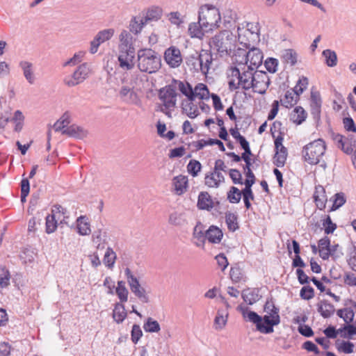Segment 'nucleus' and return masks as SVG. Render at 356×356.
<instances>
[{"label":"nucleus","instance_id":"1","mask_svg":"<svg viewBox=\"0 0 356 356\" xmlns=\"http://www.w3.org/2000/svg\"><path fill=\"white\" fill-rule=\"evenodd\" d=\"M260 41L259 31L254 23L243 22L237 25L227 26L212 37L211 48L220 56L232 55L239 51L241 46L248 48L257 45Z\"/></svg>","mask_w":356,"mask_h":356},{"label":"nucleus","instance_id":"2","mask_svg":"<svg viewBox=\"0 0 356 356\" xmlns=\"http://www.w3.org/2000/svg\"><path fill=\"white\" fill-rule=\"evenodd\" d=\"M243 319L254 325L257 331L262 334H270L274 332V327L280 323L279 309L271 302H267L264 308L261 316L250 309L244 305L237 307Z\"/></svg>","mask_w":356,"mask_h":356},{"label":"nucleus","instance_id":"3","mask_svg":"<svg viewBox=\"0 0 356 356\" xmlns=\"http://www.w3.org/2000/svg\"><path fill=\"white\" fill-rule=\"evenodd\" d=\"M268 76L261 72L253 74L252 72L241 73L238 68H231L228 73V85L231 90L252 88L254 92L263 94L268 88Z\"/></svg>","mask_w":356,"mask_h":356},{"label":"nucleus","instance_id":"4","mask_svg":"<svg viewBox=\"0 0 356 356\" xmlns=\"http://www.w3.org/2000/svg\"><path fill=\"white\" fill-rule=\"evenodd\" d=\"M136 39L127 29H122L118 35V60L120 68L131 70L135 65Z\"/></svg>","mask_w":356,"mask_h":356},{"label":"nucleus","instance_id":"5","mask_svg":"<svg viewBox=\"0 0 356 356\" xmlns=\"http://www.w3.org/2000/svg\"><path fill=\"white\" fill-rule=\"evenodd\" d=\"M243 48L241 46L240 50L232 55V60L235 64L233 68H238L241 73L252 72V70L257 69L261 65L264 58L263 53L259 49L255 47L251 48L245 53Z\"/></svg>","mask_w":356,"mask_h":356},{"label":"nucleus","instance_id":"6","mask_svg":"<svg viewBox=\"0 0 356 356\" xmlns=\"http://www.w3.org/2000/svg\"><path fill=\"white\" fill-rule=\"evenodd\" d=\"M198 20L202 29L209 33L220 27L222 15L220 9L213 4H202L198 11Z\"/></svg>","mask_w":356,"mask_h":356},{"label":"nucleus","instance_id":"7","mask_svg":"<svg viewBox=\"0 0 356 356\" xmlns=\"http://www.w3.org/2000/svg\"><path fill=\"white\" fill-rule=\"evenodd\" d=\"M144 88V81L140 76H136L129 81L122 82L118 89L120 99L129 104H138Z\"/></svg>","mask_w":356,"mask_h":356},{"label":"nucleus","instance_id":"8","mask_svg":"<svg viewBox=\"0 0 356 356\" xmlns=\"http://www.w3.org/2000/svg\"><path fill=\"white\" fill-rule=\"evenodd\" d=\"M138 67L141 72L149 74L157 72L161 67L159 54L151 48H142L137 52Z\"/></svg>","mask_w":356,"mask_h":356},{"label":"nucleus","instance_id":"9","mask_svg":"<svg viewBox=\"0 0 356 356\" xmlns=\"http://www.w3.org/2000/svg\"><path fill=\"white\" fill-rule=\"evenodd\" d=\"M325 151V142L322 139L315 140L302 147L301 152L302 159L307 165H317L321 161Z\"/></svg>","mask_w":356,"mask_h":356},{"label":"nucleus","instance_id":"10","mask_svg":"<svg viewBox=\"0 0 356 356\" xmlns=\"http://www.w3.org/2000/svg\"><path fill=\"white\" fill-rule=\"evenodd\" d=\"M124 273L131 292L144 303L151 300L150 288L140 284L138 279L129 268L124 270Z\"/></svg>","mask_w":356,"mask_h":356},{"label":"nucleus","instance_id":"11","mask_svg":"<svg viewBox=\"0 0 356 356\" xmlns=\"http://www.w3.org/2000/svg\"><path fill=\"white\" fill-rule=\"evenodd\" d=\"M312 251L314 254L318 253L320 257L324 260L328 259L330 257L336 259L341 254L338 244H330L328 238L325 237L319 240L318 245H312Z\"/></svg>","mask_w":356,"mask_h":356},{"label":"nucleus","instance_id":"12","mask_svg":"<svg viewBox=\"0 0 356 356\" xmlns=\"http://www.w3.org/2000/svg\"><path fill=\"white\" fill-rule=\"evenodd\" d=\"M178 88L186 98L208 100L210 97L209 90L204 83H198L192 88L188 83L179 82Z\"/></svg>","mask_w":356,"mask_h":356},{"label":"nucleus","instance_id":"13","mask_svg":"<svg viewBox=\"0 0 356 356\" xmlns=\"http://www.w3.org/2000/svg\"><path fill=\"white\" fill-rule=\"evenodd\" d=\"M65 216L64 209L60 207H54L51 212L46 218V231L47 233H53L56 231L58 225L65 221Z\"/></svg>","mask_w":356,"mask_h":356},{"label":"nucleus","instance_id":"14","mask_svg":"<svg viewBox=\"0 0 356 356\" xmlns=\"http://www.w3.org/2000/svg\"><path fill=\"white\" fill-rule=\"evenodd\" d=\"M91 72L90 65L84 63L80 65L74 73L65 79V83L68 86H75L86 79Z\"/></svg>","mask_w":356,"mask_h":356},{"label":"nucleus","instance_id":"15","mask_svg":"<svg viewBox=\"0 0 356 356\" xmlns=\"http://www.w3.org/2000/svg\"><path fill=\"white\" fill-rule=\"evenodd\" d=\"M284 138L282 136H278L275 138V154L273 156V163L277 167L284 165L288 156V150L283 145Z\"/></svg>","mask_w":356,"mask_h":356},{"label":"nucleus","instance_id":"16","mask_svg":"<svg viewBox=\"0 0 356 356\" xmlns=\"http://www.w3.org/2000/svg\"><path fill=\"white\" fill-rule=\"evenodd\" d=\"M163 58L166 64L172 68L178 67L182 63L181 51L175 46H170L165 50Z\"/></svg>","mask_w":356,"mask_h":356},{"label":"nucleus","instance_id":"17","mask_svg":"<svg viewBox=\"0 0 356 356\" xmlns=\"http://www.w3.org/2000/svg\"><path fill=\"white\" fill-rule=\"evenodd\" d=\"M189 188L188 178L184 175L175 176L171 180V191L175 195H183Z\"/></svg>","mask_w":356,"mask_h":356},{"label":"nucleus","instance_id":"18","mask_svg":"<svg viewBox=\"0 0 356 356\" xmlns=\"http://www.w3.org/2000/svg\"><path fill=\"white\" fill-rule=\"evenodd\" d=\"M228 308L229 305L226 303L225 307L218 309L213 321V327L215 330H222L225 327L229 317Z\"/></svg>","mask_w":356,"mask_h":356},{"label":"nucleus","instance_id":"19","mask_svg":"<svg viewBox=\"0 0 356 356\" xmlns=\"http://www.w3.org/2000/svg\"><path fill=\"white\" fill-rule=\"evenodd\" d=\"M177 94L171 88H166L161 91L160 97L164 106L168 108L175 106L177 100Z\"/></svg>","mask_w":356,"mask_h":356},{"label":"nucleus","instance_id":"20","mask_svg":"<svg viewBox=\"0 0 356 356\" xmlns=\"http://www.w3.org/2000/svg\"><path fill=\"white\" fill-rule=\"evenodd\" d=\"M218 202L213 200L209 193L203 191L200 193L197 197V207L202 210L211 211L216 207Z\"/></svg>","mask_w":356,"mask_h":356},{"label":"nucleus","instance_id":"21","mask_svg":"<svg viewBox=\"0 0 356 356\" xmlns=\"http://www.w3.org/2000/svg\"><path fill=\"white\" fill-rule=\"evenodd\" d=\"M335 140L340 145V147L343 152L353 156L356 153V140L351 138L348 141L344 140L342 135H337Z\"/></svg>","mask_w":356,"mask_h":356},{"label":"nucleus","instance_id":"22","mask_svg":"<svg viewBox=\"0 0 356 356\" xmlns=\"http://www.w3.org/2000/svg\"><path fill=\"white\" fill-rule=\"evenodd\" d=\"M224 177L220 172L214 170L205 176L204 183L209 188H218L224 182Z\"/></svg>","mask_w":356,"mask_h":356},{"label":"nucleus","instance_id":"23","mask_svg":"<svg viewBox=\"0 0 356 356\" xmlns=\"http://www.w3.org/2000/svg\"><path fill=\"white\" fill-rule=\"evenodd\" d=\"M124 303L118 302L114 305L112 316L113 321L118 324L122 323L127 316V312Z\"/></svg>","mask_w":356,"mask_h":356},{"label":"nucleus","instance_id":"24","mask_svg":"<svg viewBox=\"0 0 356 356\" xmlns=\"http://www.w3.org/2000/svg\"><path fill=\"white\" fill-rule=\"evenodd\" d=\"M314 200L316 207L323 210L325 208L326 203L327 201L326 193L325 188L321 186H317L315 188L314 193Z\"/></svg>","mask_w":356,"mask_h":356},{"label":"nucleus","instance_id":"25","mask_svg":"<svg viewBox=\"0 0 356 356\" xmlns=\"http://www.w3.org/2000/svg\"><path fill=\"white\" fill-rule=\"evenodd\" d=\"M111 295L117 296L118 298L120 300L119 302H127L129 292L126 286L125 282L122 280L118 281L117 285Z\"/></svg>","mask_w":356,"mask_h":356},{"label":"nucleus","instance_id":"26","mask_svg":"<svg viewBox=\"0 0 356 356\" xmlns=\"http://www.w3.org/2000/svg\"><path fill=\"white\" fill-rule=\"evenodd\" d=\"M193 99L187 98L181 104L184 113L190 118H195L199 115L197 106L193 102Z\"/></svg>","mask_w":356,"mask_h":356},{"label":"nucleus","instance_id":"27","mask_svg":"<svg viewBox=\"0 0 356 356\" xmlns=\"http://www.w3.org/2000/svg\"><path fill=\"white\" fill-rule=\"evenodd\" d=\"M145 22L146 21L142 17H134L129 22V31H127L129 32L132 36L133 34L138 35L142 31L145 25Z\"/></svg>","mask_w":356,"mask_h":356},{"label":"nucleus","instance_id":"28","mask_svg":"<svg viewBox=\"0 0 356 356\" xmlns=\"http://www.w3.org/2000/svg\"><path fill=\"white\" fill-rule=\"evenodd\" d=\"M205 237L210 243H218L223 237V233L219 227L212 225L206 231Z\"/></svg>","mask_w":356,"mask_h":356},{"label":"nucleus","instance_id":"29","mask_svg":"<svg viewBox=\"0 0 356 356\" xmlns=\"http://www.w3.org/2000/svg\"><path fill=\"white\" fill-rule=\"evenodd\" d=\"M76 229L82 236L89 235L91 232L90 223L86 216H80L76 221Z\"/></svg>","mask_w":356,"mask_h":356},{"label":"nucleus","instance_id":"30","mask_svg":"<svg viewBox=\"0 0 356 356\" xmlns=\"http://www.w3.org/2000/svg\"><path fill=\"white\" fill-rule=\"evenodd\" d=\"M108 236L106 232L99 230L95 232L92 235V243L94 248L99 250H104L107 243Z\"/></svg>","mask_w":356,"mask_h":356},{"label":"nucleus","instance_id":"31","mask_svg":"<svg viewBox=\"0 0 356 356\" xmlns=\"http://www.w3.org/2000/svg\"><path fill=\"white\" fill-rule=\"evenodd\" d=\"M20 67L22 70L23 74L26 80L30 84H34L36 80V77L34 73L33 67L32 63L28 61H22L19 64Z\"/></svg>","mask_w":356,"mask_h":356},{"label":"nucleus","instance_id":"32","mask_svg":"<svg viewBox=\"0 0 356 356\" xmlns=\"http://www.w3.org/2000/svg\"><path fill=\"white\" fill-rule=\"evenodd\" d=\"M199 63L202 72L207 74L212 63V56L207 51H202L199 56Z\"/></svg>","mask_w":356,"mask_h":356},{"label":"nucleus","instance_id":"33","mask_svg":"<svg viewBox=\"0 0 356 356\" xmlns=\"http://www.w3.org/2000/svg\"><path fill=\"white\" fill-rule=\"evenodd\" d=\"M322 58L324 63L329 67H334L338 65V57L337 53L330 49L323 51Z\"/></svg>","mask_w":356,"mask_h":356},{"label":"nucleus","instance_id":"34","mask_svg":"<svg viewBox=\"0 0 356 356\" xmlns=\"http://www.w3.org/2000/svg\"><path fill=\"white\" fill-rule=\"evenodd\" d=\"M102 254V263L104 265L110 270L113 269L117 257L115 252L112 248L107 247L103 250Z\"/></svg>","mask_w":356,"mask_h":356},{"label":"nucleus","instance_id":"35","mask_svg":"<svg viewBox=\"0 0 356 356\" xmlns=\"http://www.w3.org/2000/svg\"><path fill=\"white\" fill-rule=\"evenodd\" d=\"M102 254L103 250L94 248L86 254V258L92 268H97L101 266L102 260L100 258Z\"/></svg>","mask_w":356,"mask_h":356},{"label":"nucleus","instance_id":"36","mask_svg":"<svg viewBox=\"0 0 356 356\" xmlns=\"http://www.w3.org/2000/svg\"><path fill=\"white\" fill-rule=\"evenodd\" d=\"M242 297L246 303L253 305L259 300L261 295L258 289H247L243 291Z\"/></svg>","mask_w":356,"mask_h":356},{"label":"nucleus","instance_id":"37","mask_svg":"<svg viewBox=\"0 0 356 356\" xmlns=\"http://www.w3.org/2000/svg\"><path fill=\"white\" fill-rule=\"evenodd\" d=\"M355 308L356 304L354 302L350 301L349 307L339 309L337 313L340 318H343L346 323H349L351 322L354 318V310Z\"/></svg>","mask_w":356,"mask_h":356},{"label":"nucleus","instance_id":"38","mask_svg":"<svg viewBox=\"0 0 356 356\" xmlns=\"http://www.w3.org/2000/svg\"><path fill=\"white\" fill-rule=\"evenodd\" d=\"M306 118L307 113L301 106H296L294 108L290 115L291 120L296 124H300L306 120Z\"/></svg>","mask_w":356,"mask_h":356},{"label":"nucleus","instance_id":"39","mask_svg":"<svg viewBox=\"0 0 356 356\" xmlns=\"http://www.w3.org/2000/svg\"><path fill=\"white\" fill-rule=\"evenodd\" d=\"M143 329L147 333H159L161 327L158 321L152 317H147L144 321Z\"/></svg>","mask_w":356,"mask_h":356},{"label":"nucleus","instance_id":"40","mask_svg":"<svg viewBox=\"0 0 356 356\" xmlns=\"http://www.w3.org/2000/svg\"><path fill=\"white\" fill-rule=\"evenodd\" d=\"M188 33L191 38H202L205 34L209 33L202 29V26L198 22L189 24Z\"/></svg>","mask_w":356,"mask_h":356},{"label":"nucleus","instance_id":"41","mask_svg":"<svg viewBox=\"0 0 356 356\" xmlns=\"http://www.w3.org/2000/svg\"><path fill=\"white\" fill-rule=\"evenodd\" d=\"M25 116L24 113L19 111H15L12 115L11 122L14 124V131L15 132H19L22 131L24 127Z\"/></svg>","mask_w":356,"mask_h":356},{"label":"nucleus","instance_id":"42","mask_svg":"<svg viewBox=\"0 0 356 356\" xmlns=\"http://www.w3.org/2000/svg\"><path fill=\"white\" fill-rule=\"evenodd\" d=\"M66 133L70 136L79 139H83L88 135V131L86 129L76 124H72L66 130Z\"/></svg>","mask_w":356,"mask_h":356},{"label":"nucleus","instance_id":"43","mask_svg":"<svg viewBox=\"0 0 356 356\" xmlns=\"http://www.w3.org/2000/svg\"><path fill=\"white\" fill-rule=\"evenodd\" d=\"M322 105V99L319 91L312 89L310 95V106L312 110L317 113Z\"/></svg>","mask_w":356,"mask_h":356},{"label":"nucleus","instance_id":"44","mask_svg":"<svg viewBox=\"0 0 356 356\" xmlns=\"http://www.w3.org/2000/svg\"><path fill=\"white\" fill-rule=\"evenodd\" d=\"M339 337L346 339H353L356 335V321L339 328Z\"/></svg>","mask_w":356,"mask_h":356},{"label":"nucleus","instance_id":"45","mask_svg":"<svg viewBox=\"0 0 356 356\" xmlns=\"http://www.w3.org/2000/svg\"><path fill=\"white\" fill-rule=\"evenodd\" d=\"M163 15V9L158 6L149 7L146 12V20L156 21Z\"/></svg>","mask_w":356,"mask_h":356},{"label":"nucleus","instance_id":"46","mask_svg":"<svg viewBox=\"0 0 356 356\" xmlns=\"http://www.w3.org/2000/svg\"><path fill=\"white\" fill-rule=\"evenodd\" d=\"M225 221L227 228L231 232H235L239 227L238 217L235 213L228 212L226 213Z\"/></svg>","mask_w":356,"mask_h":356},{"label":"nucleus","instance_id":"47","mask_svg":"<svg viewBox=\"0 0 356 356\" xmlns=\"http://www.w3.org/2000/svg\"><path fill=\"white\" fill-rule=\"evenodd\" d=\"M282 58L284 63L289 64L290 65H294L298 62V54L293 49H286L283 52Z\"/></svg>","mask_w":356,"mask_h":356},{"label":"nucleus","instance_id":"48","mask_svg":"<svg viewBox=\"0 0 356 356\" xmlns=\"http://www.w3.org/2000/svg\"><path fill=\"white\" fill-rule=\"evenodd\" d=\"M335 346L339 352L346 354L352 353L354 349V344L353 343L340 339L336 341Z\"/></svg>","mask_w":356,"mask_h":356},{"label":"nucleus","instance_id":"49","mask_svg":"<svg viewBox=\"0 0 356 356\" xmlns=\"http://www.w3.org/2000/svg\"><path fill=\"white\" fill-rule=\"evenodd\" d=\"M330 201L332 202V206L330 210L335 211L346 203V195L342 192L337 193L331 197Z\"/></svg>","mask_w":356,"mask_h":356},{"label":"nucleus","instance_id":"50","mask_svg":"<svg viewBox=\"0 0 356 356\" xmlns=\"http://www.w3.org/2000/svg\"><path fill=\"white\" fill-rule=\"evenodd\" d=\"M318 310L324 318H327L334 314V308L330 303L326 301H321L318 304Z\"/></svg>","mask_w":356,"mask_h":356},{"label":"nucleus","instance_id":"51","mask_svg":"<svg viewBox=\"0 0 356 356\" xmlns=\"http://www.w3.org/2000/svg\"><path fill=\"white\" fill-rule=\"evenodd\" d=\"M115 35V29L113 28L104 29L95 35V37L103 44L109 41Z\"/></svg>","mask_w":356,"mask_h":356},{"label":"nucleus","instance_id":"52","mask_svg":"<svg viewBox=\"0 0 356 356\" xmlns=\"http://www.w3.org/2000/svg\"><path fill=\"white\" fill-rule=\"evenodd\" d=\"M71 120V115L66 112L63 113L60 118L55 122L54 129L56 131H61L63 129L65 128L70 122Z\"/></svg>","mask_w":356,"mask_h":356},{"label":"nucleus","instance_id":"53","mask_svg":"<svg viewBox=\"0 0 356 356\" xmlns=\"http://www.w3.org/2000/svg\"><path fill=\"white\" fill-rule=\"evenodd\" d=\"M187 172L193 177L198 175L202 170L201 163L195 159H192L189 161L186 166Z\"/></svg>","mask_w":356,"mask_h":356},{"label":"nucleus","instance_id":"54","mask_svg":"<svg viewBox=\"0 0 356 356\" xmlns=\"http://www.w3.org/2000/svg\"><path fill=\"white\" fill-rule=\"evenodd\" d=\"M309 80L305 76L299 77L296 86L293 88V92L296 95L302 94L308 87Z\"/></svg>","mask_w":356,"mask_h":356},{"label":"nucleus","instance_id":"55","mask_svg":"<svg viewBox=\"0 0 356 356\" xmlns=\"http://www.w3.org/2000/svg\"><path fill=\"white\" fill-rule=\"evenodd\" d=\"M86 55V52L83 51H79L76 52L71 58L67 59L64 63L63 66H74L76 64L81 63L84 56Z\"/></svg>","mask_w":356,"mask_h":356},{"label":"nucleus","instance_id":"56","mask_svg":"<svg viewBox=\"0 0 356 356\" xmlns=\"http://www.w3.org/2000/svg\"><path fill=\"white\" fill-rule=\"evenodd\" d=\"M167 17L168 21L177 26H180L184 22V16L179 11L170 12Z\"/></svg>","mask_w":356,"mask_h":356},{"label":"nucleus","instance_id":"57","mask_svg":"<svg viewBox=\"0 0 356 356\" xmlns=\"http://www.w3.org/2000/svg\"><path fill=\"white\" fill-rule=\"evenodd\" d=\"M230 277L232 280L236 283L240 282L244 280V273L238 266H234L231 268Z\"/></svg>","mask_w":356,"mask_h":356},{"label":"nucleus","instance_id":"58","mask_svg":"<svg viewBox=\"0 0 356 356\" xmlns=\"http://www.w3.org/2000/svg\"><path fill=\"white\" fill-rule=\"evenodd\" d=\"M343 129L348 133H356V124L350 117H345L342 120Z\"/></svg>","mask_w":356,"mask_h":356},{"label":"nucleus","instance_id":"59","mask_svg":"<svg viewBox=\"0 0 356 356\" xmlns=\"http://www.w3.org/2000/svg\"><path fill=\"white\" fill-rule=\"evenodd\" d=\"M322 225L323 228L327 234L333 233L337 228L336 224L332 221L329 216H325Z\"/></svg>","mask_w":356,"mask_h":356},{"label":"nucleus","instance_id":"60","mask_svg":"<svg viewBox=\"0 0 356 356\" xmlns=\"http://www.w3.org/2000/svg\"><path fill=\"white\" fill-rule=\"evenodd\" d=\"M264 65L269 72L275 73L277 71L279 61L276 58H268L264 62Z\"/></svg>","mask_w":356,"mask_h":356},{"label":"nucleus","instance_id":"61","mask_svg":"<svg viewBox=\"0 0 356 356\" xmlns=\"http://www.w3.org/2000/svg\"><path fill=\"white\" fill-rule=\"evenodd\" d=\"M143 336V332L139 325L134 324L131 331V338L134 343H137Z\"/></svg>","mask_w":356,"mask_h":356},{"label":"nucleus","instance_id":"62","mask_svg":"<svg viewBox=\"0 0 356 356\" xmlns=\"http://www.w3.org/2000/svg\"><path fill=\"white\" fill-rule=\"evenodd\" d=\"M227 197L229 202H231L232 203H237L240 201L241 198V193L238 188L235 187H232V188L228 193Z\"/></svg>","mask_w":356,"mask_h":356},{"label":"nucleus","instance_id":"63","mask_svg":"<svg viewBox=\"0 0 356 356\" xmlns=\"http://www.w3.org/2000/svg\"><path fill=\"white\" fill-rule=\"evenodd\" d=\"M348 262L352 269L356 271V247L355 246L350 248Z\"/></svg>","mask_w":356,"mask_h":356},{"label":"nucleus","instance_id":"64","mask_svg":"<svg viewBox=\"0 0 356 356\" xmlns=\"http://www.w3.org/2000/svg\"><path fill=\"white\" fill-rule=\"evenodd\" d=\"M30 186L27 179H24L21 183V200L22 202L26 201V197L29 193Z\"/></svg>","mask_w":356,"mask_h":356}]
</instances>
